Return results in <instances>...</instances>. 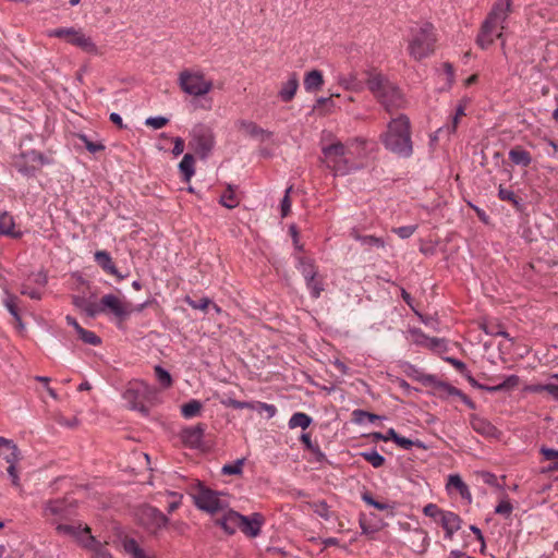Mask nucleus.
<instances>
[{
  "label": "nucleus",
  "instance_id": "obj_35",
  "mask_svg": "<svg viewBox=\"0 0 558 558\" xmlns=\"http://www.w3.org/2000/svg\"><path fill=\"white\" fill-rule=\"evenodd\" d=\"M313 422V418L304 413V412H295L291 415L288 422V426L291 429L296 427H301L302 429H306Z\"/></svg>",
  "mask_w": 558,
  "mask_h": 558
},
{
  "label": "nucleus",
  "instance_id": "obj_40",
  "mask_svg": "<svg viewBox=\"0 0 558 558\" xmlns=\"http://www.w3.org/2000/svg\"><path fill=\"white\" fill-rule=\"evenodd\" d=\"M305 284L313 299H318L325 290L323 278L318 275L313 277V279H306Z\"/></svg>",
  "mask_w": 558,
  "mask_h": 558
},
{
  "label": "nucleus",
  "instance_id": "obj_27",
  "mask_svg": "<svg viewBox=\"0 0 558 558\" xmlns=\"http://www.w3.org/2000/svg\"><path fill=\"white\" fill-rule=\"evenodd\" d=\"M299 87V78L295 73H292L288 81L283 83L282 87L279 90V97L282 101H290L295 96V93Z\"/></svg>",
  "mask_w": 558,
  "mask_h": 558
},
{
  "label": "nucleus",
  "instance_id": "obj_23",
  "mask_svg": "<svg viewBox=\"0 0 558 558\" xmlns=\"http://www.w3.org/2000/svg\"><path fill=\"white\" fill-rule=\"evenodd\" d=\"M0 454L10 464H17L20 451L17 446L10 439L0 437Z\"/></svg>",
  "mask_w": 558,
  "mask_h": 558
},
{
  "label": "nucleus",
  "instance_id": "obj_9",
  "mask_svg": "<svg viewBox=\"0 0 558 558\" xmlns=\"http://www.w3.org/2000/svg\"><path fill=\"white\" fill-rule=\"evenodd\" d=\"M97 308V316L100 314L113 315L119 328L133 313V305L131 303L112 293L105 294L98 302Z\"/></svg>",
  "mask_w": 558,
  "mask_h": 558
},
{
  "label": "nucleus",
  "instance_id": "obj_39",
  "mask_svg": "<svg viewBox=\"0 0 558 558\" xmlns=\"http://www.w3.org/2000/svg\"><path fill=\"white\" fill-rule=\"evenodd\" d=\"M498 197L501 199V201H505V202H510L514 208L519 211H521L523 209V203L520 198H518L514 194V192L510 189H507V187H504V186H499L498 189Z\"/></svg>",
  "mask_w": 558,
  "mask_h": 558
},
{
  "label": "nucleus",
  "instance_id": "obj_38",
  "mask_svg": "<svg viewBox=\"0 0 558 558\" xmlns=\"http://www.w3.org/2000/svg\"><path fill=\"white\" fill-rule=\"evenodd\" d=\"M123 547L124 550L132 556V558H156L155 556L147 555L134 538L125 539Z\"/></svg>",
  "mask_w": 558,
  "mask_h": 558
},
{
  "label": "nucleus",
  "instance_id": "obj_56",
  "mask_svg": "<svg viewBox=\"0 0 558 558\" xmlns=\"http://www.w3.org/2000/svg\"><path fill=\"white\" fill-rule=\"evenodd\" d=\"M513 511V506L508 499H501L499 504L495 507V513L504 515L508 518Z\"/></svg>",
  "mask_w": 558,
  "mask_h": 558
},
{
  "label": "nucleus",
  "instance_id": "obj_41",
  "mask_svg": "<svg viewBox=\"0 0 558 558\" xmlns=\"http://www.w3.org/2000/svg\"><path fill=\"white\" fill-rule=\"evenodd\" d=\"M155 377L162 389H168L172 386L173 379L171 374L161 365L154 367Z\"/></svg>",
  "mask_w": 558,
  "mask_h": 558
},
{
  "label": "nucleus",
  "instance_id": "obj_14",
  "mask_svg": "<svg viewBox=\"0 0 558 558\" xmlns=\"http://www.w3.org/2000/svg\"><path fill=\"white\" fill-rule=\"evenodd\" d=\"M470 104L469 97H463L456 107L454 113L450 117V121L436 131V137H450L456 133L462 117L465 116V109Z\"/></svg>",
  "mask_w": 558,
  "mask_h": 558
},
{
  "label": "nucleus",
  "instance_id": "obj_22",
  "mask_svg": "<svg viewBox=\"0 0 558 558\" xmlns=\"http://www.w3.org/2000/svg\"><path fill=\"white\" fill-rule=\"evenodd\" d=\"M242 521V514L236 511L227 509L222 518L218 520V524L228 533L233 534L240 529V522Z\"/></svg>",
  "mask_w": 558,
  "mask_h": 558
},
{
  "label": "nucleus",
  "instance_id": "obj_47",
  "mask_svg": "<svg viewBox=\"0 0 558 558\" xmlns=\"http://www.w3.org/2000/svg\"><path fill=\"white\" fill-rule=\"evenodd\" d=\"M72 35H75V27H58L47 32L48 37L61 38L69 44Z\"/></svg>",
  "mask_w": 558,
  "mask_h": 558
},
{
  "label": "nucleus",
  "instance_id": "obj_25",
  "mask_svg": "<svg viewBox=\"0 0 558 558\" xmlns=\"http://www.w3.org/2000/svg\"><path fill=\"white\" fill-rule=\"evenodd\" d=\"M72 304L84 312L88 317H96L97 316V304L98 302H94L89 299H87L84 295H73L72 296Z\"/></svg>",
  "mask_w": 558,
  "mask_h": 558
},
{
  "label": "nucleus",
  "instance_id": "obj_29",
  "mask_svg": "<svg viewBox=\"0 0 558 558\" xmlns=\"http://www.w3.org/2000/svg\"><path fill=\"white\" fill-rule=\"evenodd\" d=\"M304 88L308 93L320 89L324 84L323 73L319 70H312L304 76Z\"/></svg>",
  "mask_w": 558,
  "mask_h": 558
},
{
  "label": "nucleus",
  "instance_id": "obj_13",
  "mask_svg": "<svg viewBox=\"0 0 558 558\" xmlns=\"http://www.w3.org/2000/svg\"><path fill=\"white\" fill-rule=\"evenodd\" d=\"M148 386L144 383H134L123 393V399L130 404L131 409L141 412H147L144 405V393L147 391Z\"/></svg>",
  "mask_w": 558,
  "mask_h": 558
},
{
  "label": "nucleus",
  "instance_id": "obj_59",
  "mask_svg": "<svg viewBox=\"0 0 558 558\" xmlns=\"http://www.w3.org/2000/svg\"><path fill=\"white\" fill-rule=\"evenodd\" d=\"M186 303L194 310L205 311L210 306L211 301L208 298H202L198 301L187 298Z\"/></svg>",
  "mask_w": 558,
  "mask_h": 558
},
{
  "label": "nucleus",
  "instance_id": "obj_49",
  "mask_svg": "<svg viewBox=\"0 0 558 558\" xmlns=\"http://www.w3.org/2000/svg\"><path fill=\"white\" fill-rule=\"evenodd\" d=\"M244 459H238L232 463L225 464L221 469L223 475H240L243 472Z\"/></svg>",
  "mask_w": 558,
  "mask_h": 558
},
{
  "label": "nucleus",
  "instance_id": "obj_33",
  "mask_svg": "<svg viewBox=\"0 0 558 558\" xmlns=\"http://www.w3.org/2000/svg\"><path fill=\"white\" fill-rule=\"evenodd\" d=\"M509 159L518 166L522 167H529L532 162L531 154L521 148V147H514L509 150Z\"/></svg>",
  "mask_w": 558,
  "mask_h": 558
},
{
  "label": "nucleus",
  "instance_id": "obj_58",
  "mask_svg": "<svg viewBox=\"0 0 558 558\" xmlns=\"http://www.w3.org/2000/svg\"><path fill=\"white\" fill-rule=\"evenodd\" d=\"M168 119L161 116L158 117H149L145 120V124L147 126H151L155 130H159L163 128L168 123Z\"/></svg>",
  "mask_w": 558,
  "mask_h": 558
},
{
  "label": "nucleus",
  "instance_id": "obj_1",
  "mask_svg": "<svg viewBox=\"0 0 558 558\" xmlns=\"http://www.w3.org/2000/svg\"><path fill=\"white\" fill-rule=\"evenodd\" d=\"M74 513V507L66 499H52L48 500L44 505L43 515L57 524V531L60 534L74 536L81 542H88L90 535V529L85 525L84 527L78 524H62L60 521L68 520Z\"/></svg>",
  "mask_w": 558,
  "mask_h": 558
},
{
  "label": "nucleus",
  "instance_id": "obj_26",
  "mask_svg": "<svg viewBox=\"0 0 558 558\" xmlns=\"http://www.w3.org/2000/svg\"><path fill=\"white\" fill-rule=\"evenodd\" d=\"M447 488L456 489L462 499L468 500V502L472 501L471 492L459 474H450L448 476Z\"/></svg>",
  "mask_w": 558,
  "mask_h": 558
},
{
  "label": "nucleus",
  "instance_id": "obj_43",
  "mask_svg": "<svg viewBox=\"0 0 558 558\" xmlns=\"http://www.w3.org/2000/svg\"><path fill=\"white\" fill-rule=\"evenodd\" d=\"M308 507L317 514L319 518L328 521L331 519V511L329 509L328 504L325 500L308 502Z\"/></svg>",
  "mask_w": 558,
  "mask_h": 558
},
{
  "label": "nucleus",
  "instance_id": "obj_3",
  "mask_svg": "<svg viewBox=\"0 0 558 558\" xmlns=\"http://www.w3.org/2000/svg\"><path fill=\"white\" fill-rule=\"evenodd\" d=\"M367 87L378 102L389 113L407 107V98L403 92L385 75L368 73Z\"/></svg>",
  "mask_w": 558,
  "mask_h": 558
},
{
  "label": "nucleus",
  "instance_id": "obj_50",
  "mask_svg": "<svg viewBox=\"0 0 558 558\" xmlns=\"http://www.w3.org/2000/svg\"><path fill=\"white\" fill-rule=\"evenodd\" d=\"M539 451L543 454L544 460L551 463L550 469L558 470V450L542 447Z\"/></svg>",
  "mask_w": 558,
  "mask_h": 558
},
{
  "label": "nucleus",
  "instance_id": "obj_10",
  "mask_svg": "<svg viewBox=\"0 0 558 558\" xmlns=\"http://www.w3.org/2000/svg\"><path fill=\"white\" fill-rule=\"evenodd\" d=\"M215 146L213 131L203 124L193 128L191 132L190 147L201 159H206Z\"/></svg>",
  "mask_w": 558,
  "mask_h": 558
},
{
  "label": "nucleus",
  "instance_id": "obj_31",
  "mask_svg": "<svg viewBox=\"0 0 558 558\" xmlns=\"http://www.w3.org/2000/svg\"><path fill=\"white\" fill-rule=\"evenodd\" d=\"M3 305L8 310V312L12 315V317L19 323L21 327H23L20 311H19V298L8 290H4L3 296Z\"/></svg>",
  "mask_w": 558,
  "mask_h": 558
},
{
  "label": "nucleus",
  "instance_id": "obj_48",
  "mask_svg": "<svg viewBox=\"0 0 558 558\" xmlns=\"http://www.w3.org/2000/svg\"><path fill=\"white\" fill-rule=\"evenodd\" d=\"M408 367L410 369L408 372V375L413 376L416 380L421 381L422 384L432 385L436 383V377L434 375L422 374L415 366L410 364L408 365Z\"/></svg>",
  "mask_w": 558,
  "mask_h": 558
},
{
  "label": "nucleus",
  "instance_id": "obj_45",
  "mask_svg": "<svg viewBox=\"0 0 558 558\" xmlns=\"http://www.w3.org/2000/svg\"><path fill=\"white\" fill-rule=\"evenodd\" d=\"M77 138L92 154H96L106 149V146L101 142H94L86 134H77Z\"/></svg>",
  "mask_w": 558,
  "mask_h": 558
},
{
  "label": "nucleus",
  "instance_id": "obj_11",
  "mask_svg": "<svg viewBox=\"0 0 558 558\" xmlns=\"http://www.w3.org/2000/svg\"><path fill=\"white\" fill-rule=\"evenodd\" d=\"M179 84L182 90L192 96H203L213 88L211 81L205 80L198 72L183 71L179 76Z\"/></svg>",
  "mask_w": 558,
  "mask_h": 558
},
{
  "label": "nucleus",
  "instance_id": "obj_37",
  "mask_svg": "<svg viewBox=\"0 0 558 558\" xmlns=\"http://www.w3.org/2000/svg\"><path fill=\"white\" fill-rule=\"evenodd\" d=\"M194 157L191 154H185L179 163V169L183 175L184 181H190L195 173Z\"/></svg>",
  "mask_w": 558,
  "mask_h": 558
},
{
  "label": "nucleus",
  "instance_id": "obj_6",
  "mask_svg": "<svg viewBox=\"0 0 558 558\" xmlns=\"http://www.w3.org/2000/svg\"><path fill=\"white\" fill-rule=\"evenodd\" d=\"M194 505L202 511L210 514L225 512L230 507V496L225 492H218L198 483L192 495Z\"/></svg>",
  "mask_w": 558,
  "mask_h": 558
},
{
  "label": "nucleus",
  "instance_id": "obj_32",
  "mask_svg": "<svg viewBox=\"0 0 558 558\" xmlns=\"http://www.w3.org/2000/svg\"><path fill=\"white\" fill-rule=\"evenodd\" d=\"M519 381H520L519 376L508 375L505 377V379L500 384L494 385V386L483 385L481 387V390H485L488 392L507 391V390H510V389L517 387L519 385Z\"/></svg>",
  "mask_w": 558,
  "mask_h": 558
},
{
  "label": "nucleus",
  "instance_id": "obj_5",
  "mask_svg": "<svg viewBox=\"0 0 558 558\" xmlns=\"http://www.w3.org/2000/svg\"><path fill=\"white\" fill-rule=\"evenodd\" d=\"M437 41L433 24L425 22L411 28L409 40V54L414 60H422L429 57L435 49Z\"/></svg>",
  "mask_w": 558,
  "mask_h": 558
},
{
  "label": "nucleus",
  "instance_id": "obj_60",
  "mask_svg": "<svg viewBox=\"0 0 558 558\" xmlns=\"http://www.w3.org/2000/svg\"><path fill=\"white\" fill-rule=\"evenodd\" d=\"M435 504H428L424 507L423 512L425 515L433 518L436 522L440 519V513H444Z\"/></svg>",
  "mask_w": 558,
  "mask_h": 558
},
{
  "label": "nucleus",
  "instance_id": "obj_8",
  "mask_svg": "<svg viewBox=\"0 0 558 558\" xmlns=\"http://www.w3.org/2000/svg\"><path fill=\"white\" fill-rule=\"evenodd\" d=\"M53 163V159L46 156L45 154L29 149L20 153L13 159V166L23 177L33 178L37 174L44 166Z\"/></svg>",
  "mask_w": 558,
  "mask_h": 558
},
{
  "label": "nucleus",
  "instance_id": "obj_36",
  "mask_svg": "<svg viewBox=\"0 0 558 558\" xmlns=\"http://www.w3.org/2000/svg\"><path fill=\"white\" fill-rule=\"evenodd\" d=\"M381 420V416L373 414L362 409H356L352 412V422L357 425H364L367 423H375Z\"/></svg>",
  "mask_w": 558,
  "mask_h": 558
},
{
  "label": "nucleus",
  "instance_id": "obj_63",
  "mask_svg": "<svg viewBox=\"0 0 558 558\" xmlns=\"http://www.w3.org/2000/svg\"><path fill=\"white\" fill-rule=\"evenodd\" d=\"M426 347L432 350H447V343L445 339L428 337Z\"/></svg>",
  "mask_w": 558,
  "mask_h": 558
},
{
  "label": "nucleus",
  "instance_id": "obj_51",
  "mask_svg": "<svg viewBox=\"0 0 558 558\" xmlns=\"http://www.w3.org/2000/svg\"><path fill=\"white\" fill-rule=\"evenodd\" d=\"M78 338L90 345H98L101 343V339L93 331L80 328V331L77 332Z\"/></svg>",
  "mask_w": 558,
  "mask_h": 558
},
{
  "label": "nucleus",
  "instance_id": "obj_20",
  "mask_svg": "<svg viewBox=\"0 0 558 558\" xmlns=\"http://www.w3.org/2000/svg\"><path fill=\"white\" fill-rule=\"evenodd\" d=\"M236 126L240 131H242L245 135L251 136L253 138H259L260 141H265L271 137L272 133L258 126L255 122L248 120H239L236 121Z\"/></svg>",
  "mask_w": 558,
  "mask_h": 558
},
{
  "label": "nucleus",
  "instance_id": "obj_53",
  "mask_svg": "<svg viewBox=\"0 0 558 558\" xmlns=\"http://www.w3.org/2000/svg\"><path fill=\"white\" fill-rule=\"evenodd\" d=\"M24 282H27L28 284L34 283V284L38 286L39 288H44L48 282V278H47L46 272L40 270L37 272L29 274Z\"/></svg>",
  "mask_w": 558,
  "mask_h": 558
},
{
  "label": "nucleus",
  "instance_id": "obj_30",
  "mask_svg": "<svg viewBox=\"0 0 558 558\" xmlns=\"http://www.w3.org/2000/svg\"><path fill=\"white\" fill-rule=\"evenodd\" d=\"M95 262L109 275L118 276V269L107 251H97L94 255Z\"/></svg>",
  "mask_w": 558,
  "mask_h": 558
},
{
  "label": "nucleus",
  "instance_id": "obj_15",
  "mask_svg": "<svg viewBox=\"0 0 558 558\" xmlns=\"http://www.w3.org/2000/svg\"><path fill=\"white\" fill-rule=\"evenodd\" d=\"M205 434V425L199 423L195 426L185 427L181 432V440L182 442L191 448L197 449L203 444V438Z\"/></svg>",
  "mask_w": 558,
  "mask_h": 558
},
{
  "label": "nucleus",
  "instance_id": "obj_7",
  "mask_svg": "<svg viewBox=\"0 0 558 558\" xmlns=\"http://www.w3.org/2000/svg\"><path fill=\"white\" fill-rule=\"evenodd\" d=\"M322 153L326 167L331 169L336 175H345L356 169V166L348 158L347 146L341 142L323 146Z\"/></svg>",
  "mask_w": 558,
  "mask_h": 558
},
{
  "label": "nucleus",
  "instance_id": "obj_57",
  "mask_svg": "<svg viewBox=\"0 0 558 558\" xmlns=\"http://www.w3.org/2000/svg\"><path fill=\"white\" fill-rule=\"evenodd\" d=\"M444 360L447 363L451 364L456 368V371L459 372L462 376L468 375L469 369L464 362L452 356H446L444 357Z\"/></svg>",
  "mask_w": 558,
  "mask_h": 558
},
{
  "label": "nucleus",
  "instance_id": "obj_55",
  "mask_svg": "<svg viewBox=\"0 0 558 558\" xmlns=\"http://www.w3.org/2000/svg\"><path fill=\"white\" fill-rule=\"evenodd\" d=\"M409 333L415 344L426 347L428 336H426L420 328H410Z\"/></svg>",
  "mask_w": 558,
  "mask_h": 558
},
{
  "label": "nucleus",
  "instance_id": "obj_28",
  "mask_svg": "<svg viewBox=\"0 0 558 558\" xmlns=\"http://www.w3.org/2000/svg\"><path fill=\"white\" fill-rule=\"evenodd\" d=\"M389 436L391 437V440L399 446L400 448L404 450H410L412 447H416L420 449H426V446L423 441L420 439L411 440L409 438H405L403 436H400L393 428H389Z\"/></svg>",
  "mask_w": 558,
  "mask_h": 558
},
{
  "label": "nucleus",
  "instance_id": "obj_19",
  "mask_svg": "<svg viewBox=\"0 0 558 558\" xmlns=\"http://www.w3.org/2000/svg\"><path fill=\"white\" fill-rule=\"evenodd\" d=\"M263 525V517L259 513H253L251 517L242 515L240 530L248 537L259 535Z\"/></svg>",
  "mask_w": 558,
  "mask_h": 558
},
{
  "label": "nucleus",
  "instance_id": "obj_61",
  "mask_svg": "<svg viewBox=\"0 0 558 558\" xmlns=\"http://www.w3.org/2000/svg\"><path fill=\"white\" fill-rule=\"evenodd\" d=\"M292 191V186H289L287 190H286V194L281 201V204H280V209H281V216L282 217H287L291 210V201H290V197H289V194L290 192Z\"/></svg>",
  "mask_w": 558,
  "mask_h": 558
},
{
  "label": "nucleus",
  "instance_id": "obj_4",
  "mask_svg": "<svg viewBox=\"0 0 558 558\" xmlns=\"http://www.w3.org/2000/svg\"><path fill=\"white\" fill-rule=\"evenodd\" d=\"M385 147L399 155L400 157H410L413 153L411 141V124L405 114H399L392 119L387 131L381 135Z\"/></svg>",
  "mask_w": 558,
  "mask_h": 558
},
{
  "label": "nucleus",
  "instance_id": "obj_18",
  "mask_svg": "<svg viewBox=\"0 0 558 558\" xmlns=\"http://www.w3.org/2000/svg\"><path fill=\"white\" fill-rule=\"evenodd\" d=\"M437 523L445 530V537L451 539L453 534L460 530L462 520L454 512L444 511V513H440V519Z\"/></svg>",
  "mask_w": 558,
  "mask_h": 558
},
{
  "label": "nucleus",
  "instance_id": "obj_16",
  "mask_svg": "<svg viewBox=\"0 0 558 558\" xmlns=\"http://www.w3.org/2000/svg\"><path fill=\"white\" fill-rule=\"evenodd\" d=\"M0 236L21 239L23 231L16 228L15 219L8 210L0 208Z\"/></svg>",
  "mask_w": 558,
  "mask_h": 558
},
{
  "label": "nucleus",
  "instance_id": "obj_17",
  "mask_svg": "<svg viewBox=\"0 0 558 558\" xmlns=\"http://www.w3.org/2000/svg\"><path fill=\"white\" fill-rule=\"evenodd\" d=\"M470 425L474 432L485 437L497 438L500 434V432L495 425H493L485 417H482L477 414L471 415Z\"/></svg>",
  "mask_w": 558,
  "mask_h": 558
},
{
  "label": "nucleus",
  "instance_id": "obj_54",
  "mask_svg": "<svg viewBox=\"0 0 558 558\" xmlns=\"http://www.w3.org/2000/svg\"><path fill=\"white\" fill-rule=\"evenodd\" d=\"M21 294L27 295L32 300H40L43 298V292L38 288H33L27 282H22Z\"/></svg>",
  "mask_w": 558,
  "mask_h": 558
},
{
  "label": "nucleus",
  "instance_id": "obj_52",
  "mask_svg": "<svg viewBox=\"0 0 558 558\" xmlns=\"http://www.w3.org/2000/svg\"><path fill=\"white\" fill-rule=\"evenodd\" d=\"M84 545L93 549L96 553L97 558H111L108 550L101 544L96 542L93 536H89V541L84 543Z\"/></svg>",
  "mask_w": 558,
  "mask_h": 558
},
{
  "label": "nucleus",
  "instance_id": "obj_44",
  "mask_svg": "<svg viewBox=\"0 0 558 558\" xmlns=\"http://www.w3.org/2000/svg\"><path fill=\"white\" fill-rule=\"evenodd\" d=\"M339 84L347 90L359 92L362 89V83L357 80L356 74L354 73L340 77Z\"/></svg>",
  "mask_w": 558,
  "mask_h": 558
},
{
  "label": "nucleus",
  "instance_id": "obj_21",
  "mask_svg": "<svg viewBox=\"0 0 558 558\" xmlns=\"http://www.w3.org/2000/svg\"><path fill=\"white\" fill-rule=\"evenodd\" d=\"M69 44L82 49L87 53H98V48L92 37L86 36L81 28H75V35H72L71 39H69Z\"/></svg>",
  "mask_w": 558,
  "mask_h": 558
},
{
  "label": "nucleus",
  "instance_id": "obj_42",
  "mask_svg": "<svg viewBox=\"0 0 558 558\" xmlns=\"http://www.w3.org/2000/svg\"><path fill=\"white\" fill-rule=\"evenodd\" d=\"M360 456L367 461L373 468H380L384 465L386 459L376 449L365 450Z\"/></svg>",
  "mask_w": 558,
  "mask_h": 558
},
{
  "label": "nucleus",
  "instance_id": "obj_34",
  "mask_svg": "<svg viewBox=\"0 0 558 558\" xmlns=\"http://www.w3.org/2000/svg\"><path fill=\"white\" fill-rule=\"evenodd\" d=\"M203 403L197 399H192L189 402L181 405V414L184 418L191 420L201 414Z\"/></svg>",
  "mask_w": 558,
  "mask_h": 558
},
{
  "label": "nucleus",
  "instance_id": "obj_62",
  "mask_svg": "<svg viewBox=\"0 0 558 558\" xmlns=\"http://www.w3.org/2000/svg\"><path fill=\"white\" fill-rule=\"evenodd\" d=\"M416 226H402L393 229V232L401 239H409L416 231Z\"/></svg>",
  "mask_w": 558,
  "mask_h": 558
},
{
  "label": "nucleus",
  "instance_id": "obj_2",
  "mask_svg": "<svg viewBox=\"0 0 558 558\" xmlns=\"http://www.w3.org/2000/svg\"><path fill=\"white\" fill-rule=\"evenodd\" d=\"M513 0H498L492 8L484 21L481 32L477 36V44L483 48H488L495 38L501 39V46H505L504 29L507 27V20L512 11Z\"/></svg>",
  "mask_w": 558,
  "mask_h": 558
},
{
  "label": "nucleus",
  "instance_id": "obj_64",
  "mask_svg": "<svg viewBox=\"0 0 558 558\" xmlns=\"http://www.w3.org/2000/svg\"><path fill=\"white\" fill-rule=\"evenodd\" d=\"M300 440L306 449L311 450L312 452L320 453L318 445L312 441L311 435L308 433H303L300 437Z\"/></svg>",
  "mask_w": 558,
  "mask_h": 558
},
{
  "label": "nucleus",
  "instance_id": "obj_46",
  "mask_svg": "<svg viewBox=\"0 0 558 558\" xmlns=\"http://www.w3.org/2000/svg\"><path fill=\"white\" fill-rule=\"evenodd\" d=\"M220 204L229 209H233L239 205V199L234 191L229 185L228 189L220 196Z\"/></svg>",
  "mask_w": 558,
  "mask_h": 558
},
{
  "label": "nucleus",
  "instance_id": "obj_12",
  "mask_svg": "<svg viewBox=\"0 0 558 558\" xmlns=\"http://www.w3.org/2000/svg\"><path fill=\"white\" fill-rule=\"evenodd\" d=\"M140 522L150 533L155 534L168 524L169 519L159 509L146 506L141 510Z\"/></svg>",
  "mask_w": 558,
  "mask_h": 558
},
{
  "label": "nucleus",
  "instance_id": "obj_24",
  "mask_svg": "<svg viewBox=\"0 0 558 558\" xmlns=\"http://www.w3.org/2000/svg\"><path fill=\"white\" fill-rule=\"evenodd\" d=\"M295 267L302 274L304 280L313 279L318 275L314 260L304 256H295Z\"/></svg>",
  "mask_w": 558,
  "mask_h": 558
}]
</instances>
